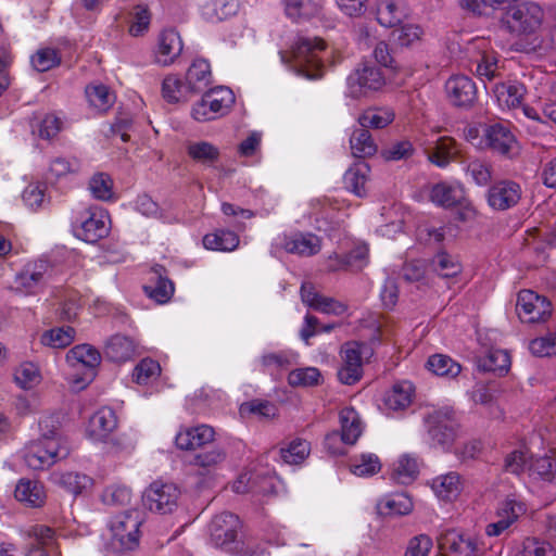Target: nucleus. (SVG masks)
I'll list each match as a JSON object with an SVG mask.
<instances>
[{"label": "nucleus", "mask_w": 556, "mask_h": 556, "mask_svg": "<svg viewBox=\"0 0 556 556\" xmlns=\"http://www.w3.org/2000/svg\"><path fill=\"white\" fill-rule=\"evenodd\" d=\"M235 2L226 0H212L202 8L203 17L211 23H216L228 18L236 13Z\"/></svg>", "instance_id": "nucleus-49"}, {"label": "nucleus", "mask_w": 556, "mask_h": 556, "mask_svg": "<svg viewBox=\"0 0 556 556\" xmlns=\"http://www.w3.org/2000/svg\"><path fill=\"white\" fill-rule=\"evenodd\" d=\"M529 349L533 355L540 357L556 355V332L533 339Z\"/></svg>", "instance_id": "nucleus-63"}, {"label": "nucleus", "mask_w": 556, "mask_h": 556, "mask_svg": "<svg viewBox=\"0 0 556 556\" xmlns=\"http://www.w3.org/2000/svg\"><path fill=\"white\" fill-rule=\"evenodd\" d=\"M438 545L442 552H451L457 555L472 556L476 546L470 538L455 529L446 530L438 536Z\"/></svg>", "instance_id": "nucleus-24"}, {"label": "nucleus", "mask_w": 556, "mask_h": 556, "mask_svg": "<svg viewBox=\"0 0 556 556\" xmlns=\"http://www.w3.org/2000/svg\"><path fill=\"white\" fill-rule=\"evenodd\" d=\"M301 299L311 308L327 315L341 316L349 308L346 303L317 292L311 282L302 283Z\"/></svg>", "instance_id": "nucleus-15"}, {"label": "nucleus", "mask_w": 556, "mask_h": 556, "mask_svg": "<svg viewBox=\"0 0 556 556\" xmlns=\"http://www.w3.org/2000/svg\"><path fill=\"white\" fill-rule=\"evenodd\" d=\"M498 521H517L520 518H534L525 502L516 498H506L496 509Z\"/></svg>", "instance_id": "nucleus-41"}, {"label": "nucleus", "mask_w": 556, "mask_h": 556, "mask_svg": "<svg viewBox=\"0 0 556 556\" xmlns=\"http://www.w3.org/2000/svg\"><path fill=\"white\" fill-rule=\"evenodd\" d=\"M510 356L505 350L491 349L484 356L478 359V367L482 371H491L498 376L508 372L510 368Z\"/></svg>", "instance_id": "nucleus-36"}, {"label": "nucleus", "mask_w": 556, "mask_h": 556, "mask_svg": "<svg viewBox=\"0 0 556 556\" xmlns=\"http://www.w3.org/2000/svg\"><path fill=\"white\" fill-rule=\"evenodd\" d=\"M429 197L439 206L452 207L462 199V190L454 185L439 182L432 186Z\"/></svg>", "instance_id": "nucleus-43"}, {"label": "nucleus", "mask_w": 556, "mask_h": 556, "mask_svg": "<svg viewBox=\"0 0 556 556\" xmlns=\"http://www.w3.org/2000/svg\"><path fill=\"white\" fill-rule=\"evenodd\" d=\"M424 31L420 26L405 24L395 28L392 33L395 41L402 47H408L420 40Z\"/></svg>", "instance_id": "nucleus-64"}, {"label": "nucleus", "mask_w": 556, "mask_h": 556, "mask_svg": "<svg viewBox=\"0 0 556 556\" xmlns=\"http://www.w3.org/2000/svg\"><path fill=\"white\" fill-rule=\"evenodd\" d=\"M521 194L519 184L508 179L498 180L490 186L486 202L495 211H506L519 202Z\"/></svg>", "instance_id": "nucleus-11"}, {"label": "nucleus", "mask_w": 556, "mask_h": 556, "mask_svg": "<svg viewBox=\"0 0 556 556\" xmlns=\"http://www.w3.org/2000/svg\"><path fill=\"white\" fill-rule=\"evenodd\" d=\"M203 247L206 250L219 252H232L240 243L237 232L228 229H216L206 233L202 239Z\"/></svg>", "instance_id": "nucleus-30"}, {"label": "nucleus", "mask_w": 556, "mask_h": 556, "mask_svg": "<svg viewBox=\"0 0 556 556\" xmlns=\"http://www.w3.org/2000/svg\"><path fill=\"white\" fill-rule=\"evenodd\" d=\"M426 421L432 441L443 447L450 446L454 442L457 422L453 409L447 407L435 409L428 414Z\"/></svg>", "instance_id": "nucleus-8"}, {"label": "nucleus", "mask_w": 556, "mask_h": 556, "mask_svg": "<svg viewBox=\"0 0 556 556\" xmlns=\"http://www.w3.org/2000/svg\"><path fill=\"white\" fill-rule=\"evenodd\" d=\"M226 452L222 447L202 451L194 455L192 465L198 468L200 476L215 472L226 460Z\"/></svg>", "instance_id": "nucleus-37"}, {"label": "nucleus", "mask_w": 556, "mask_h": 556, "mask_svg": "<svg viewBox=\"0 0 556 556\" xmlns=\"http://www.w3.org/2000/svg\"><path fill=\"white\" fill-rule=\"evenodd\" d=\"M413 509V501L406 493L384 495L376 504V511L379 518L403 517L410 514Z\"/></svg>", "instance_id": "nucleus-19"}, {"label": "nucleus", "mask_w": 556, "mask_h": 556, "mask_svg": "<svg viewBox=\"0 0 556 556\" xmlns=\"http://www.w3.org/2000/svg\"><path fill=\"white\" fill-rule=\"evenodd\" d=\"M285 10L290 18L299 21L316 14L318 5L313 0H285Z\"/></svg>", "instance_id": "nucleus-58"}, {"label": "nucleus", "mask_w": 556, "mask_h": 556, "mask_svg": "<svg viewBox=\"0 0 556 556\" xmlns=\"http://www.w3.org/2000/svg\"><path fill=\"white\" fill-rule=\"evenodd\" d=\"M89 190L98 200H111L113 198V181L108 174H94L89 180Z\"/></svg>", "instance_id": "nucleus-59"}, {"label": "nucleus", "mask_w": 556, "mask_h": 556, "mask_svg": "<svg viewBox=\"0 0 556 556\" xmlns=\"http://www.w3.org/2000/svg\"><path fill=\"white\" fill-rule=\"evenodd\" d=\"M62 121L54 114H46L41 119L31 122V132L40 139L52 140L62 130Z\"/></svg>", "instance_id": "nucleus-51"}, {"label": "nucleus", "mask_w": 556, "mask_h": 556, "mask_svg": "<svg viewBox=\"0 0 556 556\" xmlns=\"http://www.w3.org/2000/svg\"><path fill=\"white\" fill-rule=\"evenodd\" d=\"M381 469V463L377 455L368 453L354 457L350 463V470L358 477L376 475Z\"/></svg>", "instance_id": "nucleus-55"}, {"label": "nucleus", "mask_w": 556, "mask_h": 556, "mask_svg": "<svg viewBox=\"0 0 556 556\" xmlns=\"http://www.w3.org/2000/svg\"><path fill=\"white\" fill-rule=\"evenodd\" d=\"M320 371L315 367H305L291 370L288 375V383L291 387H313L319 384Z\"/></svg>", "instance_id": "nucleus-57"}, {"label": "nucleus", "mask_w": 556, "mask_h": 556, "mask_svg": "<svg viewBox=\"0 0 556 556\" xmlns=\"http://www.w3.org/2000/svg\"><path fill=\"white\" fill-rule=\"evenodd\" d=\"M188 155L195 162L212 165L219 157V150L210 142H191L187 148Z\"/></svg>", "instance_id": "nucleus-53"}, {"label": "nucleus", "mask_w": 556, "mask_h": 556, "mask_svg": "<svg viewBox=\"0 0 556 556\" xmlns=\"http://www.w3.org/2000/svg\"><path fill=\"white\" fill-rule=\"evenodd\" d=\"M415 388L409 381L395 382L383 396V404L391 410H403L407 408L414 397Z\"/></svg>", "instance_id": "nucleus-27"}, {"label": "nucleus", "mask_w": 556, "mask_h": 556, "mask_svg": "<svg viewBox=\"0 0 556 556\" xmlns=\"http://www.w3.org/2000/svg\"><path fill=\"white\" fill-rule=\"evenodd\" d=\"M448 101L457 108H470L477 100V87L471 78L465 75H455L445 83Z\"/></svg>", "instance_id": "nucleus-14"}, {"label": "nucleus", "mask_w": 556, "mask_h": 556, "mask_svg": "<svg viewBox=\"0 0 556 556\" xmlns=\"http://www.w3.org/2000/svg\"><path fill=\"white\" fill-rule=\"evenodd\" d=\"M456 141L451 137H441L434 148L428 152V160L439 167H445L457 155Z\"/></svg>", "instance_id": "nucleus-39"}, {"label": "nucleus", "mask_w": 556, "mask_h": 556, "mask_svg": "<svg viewBox=\"0 0 556 556\" xmlns=\"http://www.w3.org/2000/svg\"><path fill=\"white\" fill-rule=\"evenodd\" d=\"M204 102L210 105L216 118L229 111L235 102V96L227 87H216L205 92Z\"/></svg>", "instance_id": "nucleus-40"}, {"label": "nucleus", "mask_w": 556, "mask_h": 556, "mask_svg": "<svg viewBox=\"0 0 556 556\" xmlns=\"http://www.w3.org/2000/svg\"><path fill=\"white\" fill-rule=\"evenodd\" d=\"M293 361V354L289 352L267 353L261 357V365L265 372L271 376L279 375L282 370L288 369Z\"/></svg>", "instance_id": "nucleus-54"}, {"label": "nucleus", "mask_w": 556, "mask_h": 556, "mask_svg": "<svg viewBox=\"0 0 556 556\" xmlns=\"http://www.w3.org/2000/svg\"><path fill=\"white\" fill-rule=\"evenodd\" d=\"M350 146L352 154L358 159L371 156L377 151V146L369 130L364 127L357 128L352 132Z\"/></svg>", "instance_id": "nucleus-42"}, {"label": "nucleus", "mask_w": 556, "mask_h": 556, "mask_svg": "<svg viewBox=\"0 0 556 556\" xmlns=\"http://www.w3.org/2000/svg\"><path fill=\"white\" fill-rule=\"evenodd\" d=\"M519 556H556V548L547 541L527 538L522 542Z\"/></svg>", "instance_id": "nucleus-61"}, {"label": "nucleus", "mask_w": 556, "mask_h": 556, "mask_svg": "<svg viewBox=\"0 0 556 556\" xmlns=\"http://www.w3.org/2000/svg\"><path fill=\"white\" fill-rule=\"evenodd\" d=\"M85 92L90 105L101 112L108 111L115 101V96L104 85L87 86Z\"/></svg>", "instance_id": "nucleus-52"}, {"label": "nucleus", "mask_w": 556, "mask_h": 556, "mask_svg": "<svg viewBox=\"0 0 556 556\" xmlns=\"http://www.w3.org/2000/svg\"><path fill=\"white\" fill-rule=\"evenodd\" d=\"M62 415L50 414L39 420L40 438L31 442L25 452L26 465L34 470L49 468L70 455L67 441L61 434Z\"/></svg>", "instance_id": "nucleus-1"}, {"label": "nucleus", "mask_w": 556, "mask_h": 556, "mask_svg": "<svg viewBox=\"0 0 556 556\" xmlns=\"http://www.w3.org/2000/svg\"><path fill=\"white\" fill-rule=\"evenodd\" d=\"M179 494V489L174 483L155 481L147 492L149 509L161 514L170 513L177 504Z\"/></svg>", "instance_id": "nucleus-13"}, {"label": "nucleus", "mask_w": 556, "mask_h": 556, "mask_svg": "<svg viewBox=\"0 0 556 556\" xmlns=\"http://www.w3.org/2000/svg\"><path fill=\"white\" fill-rule=\"evenodd\" d=\"M483 142L493 153L513 157L518 152V142L506 123H493L483 128Z\"/></svg>", "instance_id": "nucleus-9"}, {"label": "nucleus", "mask_w": 556, "mask_h": 556, "mask_svg": "<svg viewBox=\"0 0 556 556\" xmlns=\"http://www.w3.org/2000/svg\"><path fill=\"white\" fill-rule=\"evenodd\" d=\"M551 301L532 290H521L518 293L516 311L525 323H543L552 315Z\"/></svg>", "instance_id": "nucleus-6"}, {"label": "nucleus", "mask_w": 556, "mask_h": 556, "mask_svg": "<svg viewBox=\"0 0 556 556\" xmlns=\"http://www.w3.org/2000/svg\"><path fill=\"white\" fill-rule=\"evenodd\" d=\"M420 469L419 459L410 454L401 455L392 466L391 479L399 484H410L413 483Z\"/></svg>", "instance_id": "nucleus-26"}, {"label": "nucleus", "mask_w": 556, "mask_h": 556, "mask_svg": "<svg viewBox=\"0 0 556 556\" xmlns=\"http://www.w3.org/2000/svg\"><path fill=\"white\" fill-rule=\"evenodd\" d=\"M395 118L391 108H374L366 110L359 117L358 123L364 128L381 129L390 125Z\"/></svg>", "instance_id": "nucleus-44"}, {"label": "nucleus", "mask_w": 556, "mask_h": 556, "mask_svg": "<svg viewBox=\"0 0 556 556\" xmlns=\"http://www.w3.org/2000/svg\"><path fill=\"white\" fill-rule=\"evenodd\" d=\"M66 361L72 367L83 366L87 369L81 377H76L73 380L72 387L78 391L85 389L93 380L96 368L101 363V355L91 345L79 344L67 352Z\"/></svg>", "instance_id": "nucleus-5"}, {"label": "nucleus", "mask_w": 556, "mask_h": 556, "mask_svg": "<svg viewBox=\"0 0 556 556\" xmlns=\"http://www.w3.org/2000/svg\"><path fill=\"white\" fill-rule=\"evenodd\" d=\"M544 21V10L535 2H522L507 11L506 25L509 31L518 37V51L523 52V45L532 38H538L536 33Z\"/></svg>", "instance_id": "nucleus-2"}, {"label": "nucleus", "mask_w": 556, "mask_h": 556, "mask_svg": "<svg viewBox=\"0 0 556 556\" xmlns=\"http://www.w3.org/2000/svg\"><path fill=\"white\" fill-rule=\"evenodd\" d=\"M54 481L70 493L77 495L90 483V479L77 472H65L54 477Z\"/></svg>", "instance_id": "nucleus-62"}, {"label": "nucleus", "mask_w": 556, "mask_h": 556, "mask_svg": "<svg viewBox=\"0 0 556 556\" xmlns=\"http://www.w3.org/2000/svg\"><path fill=\"white\" fill-rule=\"evenodd\" d=\"M184 50V41L175 28H164L157 36L153 62L167 67L176 63Z\"/></svg>", "instance_id": "nucleus-10"}, {"label": "nucleus", "mask_w": 556, "mask_h": 556, "mask_svg": "<svg viewBox=\"0 0 556 556\" xmlns=\"http://www.w3.org/2000/svg\"><path fill=\"white\" fill-rule=\"evenodd\" d=\"M117 427L115 413L108 407L96 412L89 420V435L98 441L106 439Z\"/></svg>", "instance_id": "nucleus-25"}, {"label": "nucleus", "mask_w": 556, "mask_h": 556, "mask_svg": "<svg viewBox=\"0 0 556 556\" xmlns=\"http://www.w3.org/2000/svg\"><path fill=\"white\" fill-rule=\"evenodd\" d=\"M309 442L300 438H295L288 444L280 447V456L282 460L289 465H298L303 463L309 455Z\"/></svg>", "instance_id": "nucleus-45"}, {"label": "nucleus", "mask_w": 556, "mask_h": 556, "mask_svg": "<svg viewBox=\"0 0 556 556\" xmlns=\"http://www.w3.org/2000/svg\"><path fill=\"white\" fill-rule=\"evenodd\" d=\"M214 438L215 431L212 427L200 425L178 432L175 438V443L178 448L189 451L211 443Z\"/></svg>", "instance_id": "nucleus-21"}, {"label": "nucleus", "mask_w": 556, "mask_h": 556, "mask_svg": "<svg viewBox=\"0 0 556 556\" xmlns=\"http://www.w3.org/2000/svg\"><path fill=\"white\" fill-rule=\"evenodd\" d=\"M526 87L519 81H508L495 85L494 93L500 105L508 109L517 108L526 96Z\"/></svg>", "instance_id": "nucleus-35"}, {"label": "nucleus", "mask_w": 556, "mask_h": 556, "mask_svg": "<svg viewBox=\"0 0 556 556\" xmlns=\"http://www.w3.org/2000/svg\"><path fill=\"white\" fill-rule=\"evenodd\" d=\"M472 47L477 49V54L471 58V63L476 65V74L482 80H492L498 71L497 54L488 49V42L483 39L475 40Z\"/></svg>", "instance_id": "nucleus-18"}, {"label": "nucleus", "mask_w": 556, "mask_h": 556, "mask_svg": "<svg viewBox=\"0 0 556 556\" xmlns=\"http://www.w3.org/2000/svg\"><path fill=\"white\" fill-rule=\"evenodd\" d=\"M186 80L194 94L204 91L212 84L208 61L202 58L194 59L187 70Z\"/></svg>", "instance_id": "nucleus-29"}, {"label": "nucleus", "mask_w": 556, "mask_h": 556, "mask_svg": "<svg viewBox=\"0 0 556 556\" xmlns=\"http://www.w3.org/2000/svg\"><path fill=\"white\" fill-rule=\"evenodd\" d=\"M370 355V349L365 343L356 341L342 345L340 356L342 366L338 371V378L343 384L356 383L363 375V358Z\"/></svg>", "instance_id": "nucleus-4"}, {"label": "nucleus", "mask_w": 556, "mask_h": 556, "mask_svg": "<svg viewBox=\"0 0 556 556\" xmlns=\"http://www.w3.org/2000/svg\"><path fill=\"white\" fill-rule=\"evenodd\" d=\"M435 496L445 502H452L462 492L463 483L457 472L440 475L428 482Z\"/></svg>", "instance_id": "nucleus-23"}, {"label": "nucleus", "mask_w": 556, "mask_h": 556, "mask_svg": "<svg viewBox=\"0 0 556 556\" xmlns=\"http://www.w3.org/2000/svg\"><path fill=\"white\" fill-rule=\"evenodd\" d=\"M75 338V329L71 326L55 327L42 333L40 341L43 345L53 349L68 346Z\"/></svg>", "instance_id": "nucleus-48"}, {"label": "nucleus", "mask_w": 556, "mask_h": 556, "mask_svg": "<svg viewBox=\"0 0 556 556\" xmlns=\"http://www.w3.org/2000/svg\"><path fill=\"white\" fill-rule=\"evenodd\" d=\"M150 273L152 278H155V283L144 286V292L157 304L167 303L172 299L175 291L173 281L165 276L166 270L161 265L152 267Z\"/></svg>", "instance_id": "nucleus-22"}, {"label": "nucleus", "mask_w": 556, "mask_h": 556, "mask_svg": "<svg viewBox=\"0 0 556 556\" xmlns=\"http://www.w3.org/2000/svg\"><path fill=\"white\" fill-rule=\"evenodd\" d=\"M210 534L216 546L231 549V545L236 543L238 531L232 523H212Z\"/></svg>", "instance_id": "nucleus-56"}, {"label": "nucleus", "mask_w": 556, "mask_h": 556, "mask_svg": "<svg viewBox=\"0 0 556 556\" xmlns=\"http://www.w3.org/2000/svg\"><path fill=\"white\" fill-rule=\"evenodd\" d=\"M369 172L370 168L367 163H355L344 174L343 180L345 188L357 197H364L367 191L366 184L368 181Z\"/></svg>", "instance_id": "nucleus-38"}, {"label": "nucleus", "mask_w": 556, "mask_h": 556, "mask_svg": "<svg viewBox=\"0 0 556 556\" xmlns=\"http://www.w3.org/2000/svg\"><path fill=\"white\" fill-rule=\"evenodd\" d=\"M14 496L27 506L39 507L45 502L46 493L40 482L21 479L15 488Z\"/></svg>", "instance_id": "nucleus-34"}, {"label": "nucleus", "mask_w": 556, "mask_h": 556, "mask_svg": "<svg viewBox=\"0 0 556 556\" xmlns=\"http://www.w3.org/2000/svg\"><path fill=\"white\" fill-rule=\"evenodd\" d=\"M346 84L349 94L358 99L370 92L381 90L386 85V77L381 70L364 64L349 75Z\"/></svg>", "instance_id": "nucleus-7"}, {"label": "nucleus", "mask_w": 556, "mask_h": 556, "mask_svg": "<svg viewBox=\"0 0 556 556\" xmlns=\"http://www.w3.org/2000/svg\"><path fill=\"white\" fill-rule=\"evenodd\" d=\"M377 21L381 26L395 27L401 21V14L393 0H380L376 10Z\"/></svg>", "instance_id": "nucleus-60"}, {"label": "nucleus", "mask_w": 556, "mask_h": 556, "mask_svg": "<svg viewBox=\"0 0 556 556\" xmlns=\"http://www.w3.org/2000/svg\"><path fill=\"white\" fill-rule=\"evenodd\" d=\"M543 36L532 38L523 45L525 53L547 54L556 51V5L549 7Z\"/></svg>", "instance_id": "nucleus-17"}, {"label": "nucleus", "mask_w": 556, "mask_h": 556, "mask_svg": "<svg viewBox=\"0 0 556 556\" xmlns=\"http://www.w3.org/2000/svg\"><path fill=\"white\" fill-rule=\"evenodd\" d=\"M136 353V343L124 334L111 337L104 348V355L114 363H125L132 358Z\"/></svg>", "instance_id": "nucleus-28"}, {"label": "nucleus", "mask_w": 556, "mask_h": 556, "mask_svg": "<svg viewBox=\"0 0 556 556\" xmlns=\"http://www.w3.org/2000/svg\"><path fill=\"white\" fill-rule=\"evenodd\" d=\"M280 247L288 253L312 256L321 249V240L314 233H295L279 239Z\"/></svg>", "instance_id": "nucleus-20"}, {"label": "nucleus", "mask_w": 556, "mask_h": 556, "mask_svg": "<svg viewBox=\"0 0 556 556\" xmlns=\"http://www.w3.org/2000/svg\"><path fill=\"white\" fill-rule=\"evenodd\" d=\"M341 435L332 432L326 435L325 446L332 453L339 451L332 448V444L341 438L346 444H355L363 432V425L358 413L353 407H345L340 412Z\"/></svg>", "instance_id": "nucleus-12"}, {"label": "nucleus", "mask_w": 556, "mask_h": 556, "mask_svg": "<svg viewBox=\"0 0 556 556\" xmlns=\"http://www.w3.org/2000/svg\"><path fill=\"white\" fill-rule=\"evenodd\" d=\"M54 530L43 523H36L28 531V536L33 538L37 544H34L26 556H59V554L51 549L43 547L49 545L54 538Z\"/></svg>", "instance_id": "nucleus-33"}, {"label": "nucleus", "mask_w": 556, "mask_h": 556, "mask_svg": "<svg viewBox=\"0 0 556 556\" xmlns=\"http://www.w3.org/2000/svg\"><path fill=\"white\" fill-rule=\"evenodd\" d=\"M427 368L437 376L455 378L459 375L460 365L444 354H434L428 358Z\"/></svg>", "instance_id": "nucleus-47"}, {"label": "nucleus", "mask_w": 556, "mask_h": 556, "mask_svg": "<svg viewBox=\"0 0 556 556\" xmlns=\"http://www.w3.org/2000/svg\"><path fill=\"white\" fill-rule=\"evenodd\" d=\"M49 270L47 261L38 260L27 263L14 277L11 289L16 292L33 293L36 288L43 283Z\"/></svg>", "instance_id": "nucleus-16"}, {"label": "nucleus", "mask_w": 556, "mask_h": 556, "mask_svg": "<svg viewBox=\"0 0 556 556\" xmlns=\"http://www.w3.org/2000/svg\"><path fill=\"white\" fill-rule=\"evenodd\" d=\"M431 269L442 278H451L462 271V264L457 257L446 252H440L432 258Z\"/></svg>", "instance_id": "nucleus-50"}, {"label": "nucleus", "mask_w": 556, "mask_h": 556, "mask_svg": "<svg viewBox=\"0 0 556 556\" xmlns=\"http://www.w3.org/2000/svg\"><path fill=\"white\" fill-rule=\"evenodd\" d=\"M528 469L533 478L556 484V455L534 458Z\"/></svg>", "instance_id": "nucleus-46"}, {"label": "nucleus", "mask_w": 556, "mask_h": 556, "mask_svg": "<svg viewBox=\"0 0 556 556\" xmlns=\"http://www.w3.org/2000/svg\"><path fill=\"white\" fill-rule=\"evenodd\" d=\"M194 93L187 80H182L178 75L169 74L162 83V96L169 103L186 102Z\"/></svg>", "instance_id": "nucleus-31"}, {"label": "nucleus", "mask_w": 556, "mask_h": 556, "mask_svg": "<svg viewBox=\"0 0 556 556\" xmlns=\"http://www.w3.org/2000/svg\"><path fill=\"white\" fill-rule=\"evenodd\" d=\"M326 48L320 38L299 37L291 49L293 70L301 76L309 79L323 76L324 64L319 53Z\"/></svg>", "instance_id": "nucleus-3"}, {"label": "nucleus", "mask_w": 556, "mask_h": 556, "mask_svg": "<svg viewBox=\"0 0 556 556\" xmlns=\"http://www.w3.org/2000/svg\"><path fill=\"white\" fill-rule=\"evenodd\" d=\"M106 219L108 217L103 213L90 214V216L81 223L80 228L77 230V237L89 243L99 241L109 233Z\"/></svg>", "instance_id": "nucleus-32"}]
</instances>
